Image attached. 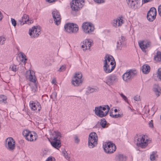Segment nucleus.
Returning a JSON list of instances; mask_svg holds the SVG:
<instances>
[{"label":"nucleus","instance_id":"dca6fc26","mask_svg":"<svg viewBox=\"0 0 161 161\" xmlns=\"http://www.w3.org/2000/svg\"><path fill=\"white\" fill-rule=\"evenodd\" d=\"M138 44L142 51L146 52V49L150 46L151 42L149 41H140L138 42Z\"/></svg>","mask_w":161,"mask_h":161},{"label":"nucleus","instance_id":"58836bf2","mask_svg":"<svg viewBox=\"0 0 161 161\" xmlns=\"http://www.w3.org/2000/svg\"><path fill=\"white\" fill-rule=\"evenodd\" d=\"M117 49L120 50L122 49V47L124 45L123 43H120L119 41L117 42Z\"/></svg>","mask_w":161,"mask_h":161},{"label":"nucleus","instance_id":"4d7b16f0","mask_svg":"<svg viewBox=\"0 0 161 161\" xmlns=\"http://www.w3.org/2000/svg\"><path fill=\"white\" fill-rule=\"evenodd\" d=\"M46 0L47 2H48V3H52L53 2L57 0Z\"/></svg>","mask_w":161,"mask_h":161},{"label":"nucleus","instance_id":"4468645a","mask_svg":"<svg viewBox=\"0 0 161 161\" xmlns=\"http://www.w3.org/2000/svg\"><path fill=\"white\" fill-rule=\"evenodd\" d=\"M118 80V76L115 74L111 75L108 77L106 83L108 85H112L117 82Z\"/></svg>","mask_w":161,"mask_h":161},{"label":"nucleus","instance_id":"6e6d98bb","mask_svg":"<svg viewBox=\"0 0 161 161\" xmlns=\"http://www.w3.org/2000/svg\"><path fill=\"white\" fill-rule=\"evenodd\" d=\"M75 143H78L79 142V139L77 136H75Z\"/></svg>","mask_w":161,"mask_h":161},{"label":"nucleus","instance_id":"a878e982","mask_svg":"<svg viewBox=\"0 0 161 161\" xmlns=\"http://www.w3.org/2000/svg\"><path fill=\"white\" fill-rule=\"evenodd\" d=\"M142 71L145 74L148 73L150 70V66L147 64H144L142 66Z\"/></svg>","mask_w":161,"mask_h":161},{"label":"nucleus","instance_id":"8fccbe9b","mask_svg":"<svg viewBox=\"0 0 161 161\" xmlns=\"http://www.w3.org/2000/svg\"><path fill=\"white\" fill-rule=\"evenodd\" d=\"M55 159L54 158L52 157H49L46 161H55Z\"/></svg>","mask_w":161,"mask_h":161},{"label":"nucleus","instance_id":"37998d69","mask_svg":"<svg viewBox=\"0 0 161 161\" xmlns=\"http://www.w3.org/2000/svg\"><path fill=\"white\" fill-rule=\"evenodd\" d=\"M62 153L64 157L66 159H69V157L68 154L67 153V152L65 151H64L62 152Z\"/></svg>","mask_w":161,"mask_h":161},{"label":"nucleus","instance_id":"7ed1b4c3","mask_svg":"<svg viewBox=\"0 0 161 161\" xmlns=\"http://www.w3.org/2000/svg\"><path fill=\"white\" fill-rule=\"evenodd\" d=\"M23 135L25 137V139L28 141H33L36 140V134L34 132L32 133L28 130H26L23 131L22 133Z\"/></svg>","mask_w":161,"mask_h":161},{"label":"nucleus","instance_id":"2f4dec72","mask_svg":"<svg viewBox=\"0 0 161 161\" xmlns=\"http://www.w3.org/2000/svg\"><path fill=\"white\" fill-rule=\"evenodd\" d=\"M101 109L103 111L106 110L104 113H106V112H107L108 114L110 109V108L108 105H106L103 106H101Z\"/></svg>","mask_w":161,"mask_h":161},{"label":"nucleus","instance_id":"ddd939ff","mask_svg":"<svg viewBox=\"0 0 161 161\" xmlns=\"http://www.w3.org/2000/svg\"><path fill=\"white\" fill-rule=\"evenodd\" d=\"M105 60L103 62V65H104L105 68H107V65H112V64L115 63L114 59L113 57L110 55H107L104 57Z\"/></svg>","mask_w":161,"mask_h":161},{"label":"nucleus","instance_id":"3c124183","mask_svg":"<svg viewBox=\"0 0 161 161\" xmlns=\"http://www.w3.org/2000/svg\"><path fill=\"white\" fill-rule=\"evenodd\" d=\"M95 2L99 3H104L105 0H93Z\"/></svg>","mask_w":161,"mask_h":161},{"label":"nucleus","instance_id":"a19ab883","mask_svg":"<svg viewBox=\"0 0 161 161\" xmlns=\"http://www.w3.org/2000/svg\"><path fill=\"white\" fill-rule=\"evenodd\" d=\"M157 77L158 78V79L161 80V68H159L158 69Z\"/></svg>","mask_w":161,"mask_h":161},{"label":"nucleus","instance_id":"bb28decb","mask_svg":"<svg viewBox=\"0 0 161 161\" xmlns=\"http://www.w3.org/2000/svg\"><path fill=\"white\" fill-rule=\"evenodd\" d=\"M153 91L155 93L157 97L159 96L160 89L158 85L155 84L153 86Z\"/></svg>","mask_w":161,"mask_h":161},{"label":"nucleus","instance_id":"49530a36","mask_svg":"<svg viewBox=\"0 0 161 161\" xmlns=\"http://www.w3.org/2000/svg\"><path fill=\"white\" fill-rule=\"evenodd\" d=\"M119 94L121 96V97L123 98L124 100L126 102H127L128 99L127 97L122 93H119Z\"/></svg>","mask_w":161,"mask_h":161},{"label":"nucleus","instance_id":"6ab92c4d","mask_svg":"<svg viewBox=\"0 0 161 161\" xmlns=\"http://www.w3.org/2000/svg\"><path fill=\"white\" fill-rule=\"evenodd\" d=\"M123 23V20L120 17H118L113 20L112 21L113 25L115 27L121 26Z\"/></svg>","mask_w":161,"mask_h":161},{"label":"nucleus","instance_id":"a18cd8bd","mask_svg":"<svg viewBox=\"0 0 161 161\" xmlns=\"http://www.w3.org/2000/svg\"><path fill=\"white\" fill-rule=\"evenodd\" d=\"M5 38L2 37H0V45H3L4 43Z\"/></svg>","mask_w":161,"mask_h":161},{"label":"nucleus","instance_id":"e2e57ef3","mask_svg":"<svg viewBox=\"0 0 161 161\" xmlns=\"http://www.w3.org/2000/svg\"><path fill=\"white\" fill-rule=\"evenodd\" d=\"M55 80H53L52 81V83H53V84H54V83L55 82Z\"/></svg>","mask_w":161,"mask_h":161},{"label":"nucleus","instance_id":"e433bc0d","mask_svg":"<svg viewBox=\"0 0 161 161\" xmlns=\"http://www.w3.org/2000/svg\"><path fill=\"white\" fill-rule=\"evenodd\" d=\"M125 36H121V37L119 38V40L118 41H119L120 43H123L125 45Z\"/></svg>","mask_w":161,"mask_h":161},{"label":"nucleus","instance_id":"aec40b11","mask_svg":"<svg viewBox=\"0 0 161 161\" xmlns=\"http://www.w3.org/2000/svg\"><path fill=\"white\" fill-rule=\"evenodd\" d=\"M116 63L112 64V65L109 64L108 65H107V68L105 69L104 65H103V69L104 71L106 73H109L111 72L115 68Z\"/></svg>","mask_w":161,"mask_h":161},{"label":"nucleus","instance_id":"39448f33","mask_svg":"<svg viewBox=\"0 0 161 161\" xmlns=\"http://www.w3.org/2000/svg\"><path fill=\"white\" fill-rule=\"evenodd\" d=\"M116 149L115 145L111 142H106L104 147L105 152L108 154L113 153L116 150Z\"/></svg>","mask_w":161,"mask_h":161},{"label":"nucleus","instance_id":"0e129e2a","mask_svg":"<svg viewBox=\"0 0 161 161\" xmlns=\"http://www.w3.org/2000/svg\"><path fill=\"white\" fill-rule=\"evenodd\" d=\"M118 110L117 109H115L114 110V111L116 113L117 112Z\"/></svg>","mask_w":161,"mask_h":161},{"label":"nucleus","instance_id":"79ce46f5","mask_svg":"<svg viewBox=\"0 0 161 161\" xmlns=\"http://www.w3.org/2000/svg\"><path fill=\"white\" fill-rule=\"evenodd\" d=\"M10 69H11V70L14 72H16L17 70L16 66L14 64H13L10 67Z\"/></svg>","mask_w":161,"mask_h":161},{"label":"nucleus","instance_id":"5701e85b","mask_svg":"<svg viewBox=\"0 0 161 161\" xmlns=\"http://www.w3.org/2000/svg\"><path fill=\"white\" fill-rule=\"evenodd\" d=\"M128 4L131 8H136L138 3V0H126Z\"/></svg>","mask_w":161,"mask_h":161},{"label":"nucleus","instance_id":"412c9836","mask_svg":"<svg viewBox=\"0 0 161 161\" xmlns=\"http://www.w3.org/2000/svg\"><path fill=\"white\" fill-rule=\"evenodd\" d=\"M51 143L53 147L57 149L59 148L61 146L60 140L53 139V140L51 142Z\"/></svg>","mask_w":161,"mask_h":161},{"label":"nucleus","instance_id":"4c0bfd02","mask_svg":"<svg viewBox=\"0 0 161 161\" xmlns=\"http://www.w3.org/2000/svg\"><path fill=\"white\" fill-rule=\"evenodd\" d=\"M7 99L6 96L4 95H1L0 96V103H1L3 102L5 103Z\"/></svg>","mask_w":161,"mask_h":161},{"label":"nucleus","instance_id":"c9c22d12","mask_svg":"<svg viewBox=\"0 0 161 161\" xmlns=\"http://www.w3.org/2000/svg\"><path fill=\"white\" fill-rule=\"evenodd\" d=\"M70 25H71L72 31V30H73V31L74 29H75L74 31H75V28H76V33L78 30V26L77 25L74 24L73 23H71Z\"/></svg>","mask_w":161,"mask_h":161},{"label":"nucleus","instance_id":"bf43d9fd","mask_svg":"<svg viewBox=\"0 0 161 161\" xmlns=\"http://www.w3.org/2000/svg\"><path fill=\"white\" fill-rule=\"evenodd\" d=\"M3 17V16L2 15V14L0 11V21L2 19Z\"/></svg>","mask_w":161,"mask_h":161},{"label":"nucleus","instance_id":"de8ad7c7","mask_svg":"<svg viewBox=\"0 0 161 161\" xmlns=\"http://www.w3.org/2000/svg\"><path fill=\"white\" fill-rule=\"evenodd\" d=\"M134 99L136 101H140V96L136 95L134 97Z\"/></svg>","mask_w":161,"mask_h":161},{"label":"nucleus","instance_id":"f3484780","mask_svg":"<svg viewBox=\"0 0 161 161\" xmlns=\"http://www.w3.org/2000/svg\"><path fill=\"white\" fill-rule=\"evenodd\" d=\"M33 71L32 72L30 70L27 71L25 74V76L26 79H29V80L32 82L35 83L36 79L34 74Z\"/></svg>","mask_w":161,"mask_h":161},{"label":"nucleus","instance_id":"9b49d317","mask_svg":"<svg viewBox=\"0 0 161 161\" xmlns=\"http://www.w3.org/2000/svg\"><path fill=\"white\" fill-rule=\"evenodd\" d=\"M53 17L55 24L58 25L61 23V16L59 12L56 10H54L52 12Z\"/></svg>","mask_w":161,"mask_h":161},{"label":"nucleus","instance_id":"09e8293b","mask_svg":"<svg viewBox=\"0 0 161 161\" xmlns=\"http://www.w3.org/2000/svg\"><path fill=\"white\" fill-rule=\"evenodd\" d=\"M11 21L12 22V24L13 25V26L15 27L16 25V22L15 19L11 18Z\"/></svg>","mask_w":161,"mask_h":161},{"label":"nucleus","instance_id":"69168bd1","mask_svg":"<svg viewBox=\"0 0 161 161\" xmlns=\"http://www.w3.org/2000/svg\"><path fill=\"white\" fill-rule=\"evenodd\" d=\"M80 1V2H82L83 3H84V0H81Z\"/></svg>","mask_w":161,"mask_h":161},{"label":"nucleus","instance_id":"1a4fd4ad","mask_svg":"<svg viewBox=\"0 0 161 161\" xmlns=\"http://www.w3.org/2000/svg\"><path fill=\"white\" fill-rule=\"evenodd\" d=\"M81 0H73L71 2V7L72 10L78 11L82 7L84 4Z\"/></svg>","mask_w":161,"mask_h":161},{"label":"nucleus","instance_id":"0eeeda50","mask_svg":"<svg viewBox=\"0 0 161 161\" xmlns=\"http://www.w3.org/2000/svg\"><path fill=\"white\" fill-rule=\"evenodd\" d=\"M148 140L145 139V136H140L136 139V144L137 146L145 148L148 144Z\"/></svg>","mask_w":161,"mask_h":161},{"label":"nucleus","instance_id":"c03bdc74","mask_svg":"<svg viewBox=\"0 0 161 161\" xmlns=\"http://www.w3.org/2000/svg\"><path fill=\"white\" fill-rule=\"evenodd\" d=\"M66 69V66L65 65H62L60 68L58 70V71L60 72L64 71Z\"/></svg>","mask_w":161,"mask_h":161},{"label":"nucleus","instance_id":"9d476101","mask_svg":"<svg viewBox=\"0 0 161 161\" xmlns=\"http://www.w3.org/2000/svg\"><path fill=\"white\" fill-rule=\"evenodd\" d=\"M156 10L155 8H151L147 14V19L150 21H153L156 18Z\"/></svg>","mask_w":161,"mask_h":161},{"label":"nucleus","instance_id":"f257e3e1","mask_svg":"<svg viewBox=\"0 0 161 161\" xmlns=\"http://www.w3.org/2000/svg\"><path fill=\"white\" fill-rule=\"evenodd\" d=\"M98 137L96 133L92 132L89 134L88 140V146L89 148H92L96 147L97 144Z\"/></svg>","mask_w":161,"mask_h":161},{"label":"nucleus","instance_id":"a211bd4d","mask_svg":"<svg viewBox=\"0 0 161 161\" xmlns=\"http://www.w3.org/2000/svg\"><path fill=\"white\" fill-rule=\"evenodd\" d=\"M95 114L100 117L102 118L107 115V112L105 113L101 109V106L96 107L95 108Z\"/></svg>","mask_w":161,"mask_h":161},{"label":"nucleus","instance_id":"20e7f679","mask_svg":"<svg viewBox=\"0 0 161 161\" xmlns=\"http://www.w3.org/2000/svg\"><path fill=\"white\" fill-rule=\"evenodd\" d=\"M41 30L40 27L34 26L30 28L29 30V34L32 38L37 37L41 33Z\"/></svg>","mask_w":161,"mask_h":161},{"label":"nucleus","instance_id":"603ef678","mask_svg":"<svg viewBox=\"0 0 161 161\" xmlns=\"http://www.w3.org/2000/svg\"><path fill=\"white\" fill-rule=\"evenodd\" d=\"M158 11L159 15L161 17V4L158 7Z\"/></svg>","mask_w":161,"mask_h":161},{"label":"nucleus","instance_id":"f704fd0d","mask_svg":"<svg viewBox=\"0 0 161 161\" xmlns=\"http://www.w3.org/2000/svg\"><path fill=\"white\" fill-rule=\"evenodd\" d=\"M100 124V125H101L102 128H105L106 127L107 122L106 120L105 119H101Z\"/></svg>","mask_w":161,"mask_h":161},{"label":"nucleus","instance_id":"5fc2aeb1","mask_svg":"<svg viewBox=\"0 0 161 161\" xmlns=\"http://www.w3.org/2000/svg\"><path fill=\"white\" fill-rule=\"evenodd\" d=\"M149 127L151 128H153V121L152 120H151V121L149 122Z\"/></svg>","mask_w":161,"mask_h":161},{"label":"nucleus","instance_id":"423d86ee","mask_svg":"<svg viewBox=\"0 0 161 161\" xmlns=\"http://www.w3.org/2000/svg\"><path fill=\"white\" fill-rule=\"evenodd\" d=\"M82 75L81 73H76L72 81V84L75 86H78L81 84L82 81L81 80Z\"/></svg>","mask_w":161,"mask_h":161},{"label":"nucleus","instance_id":"13d9d810","mask_svg":"<svg viewBox=\"0 0 161 161\" xmlns=\"http://www.w3.org/2000/svg\"><path fill=\"white\" fill-rule=\"evenodd\" d=\"M19 22L20 24L21 25H23L25 24V23L24 22H23L22 19L20 20H19Z\"/></svg>","mask_w":161,"mask_h":161},{"label":"nucleus","instance_id":"680f3d73","mask_svg":"<svg viewBox=\"0 0 161 161\" xmlns=\"http://www.w3.org/2000/svg\"><path fill=\"white\" fill-rule=\"evenodd\" d=\"M110 116L112 117L113 118H114V115L112 114V113H110Z\"/></svg>","mask_w":161,"mask_h":161},{"label":"nucleus","instance_id":"f03ea898","mask_svg":"<svg viewBox=\"0 0 161 161\" xmlns=\"http://www.w3.org/2000/svg\"><path fill=\"white\" fill-rule=\"evenodd\" d=\"M136 71L135 70L130 69L127 70L122 75L124 81L128 82L130 81L136 75Z\"/></svg>","mask_w":161,"mask_h":161},{"label":"nucleus","instance_id":"6e6552de","mask_svg":"<svg viewBox=\"0 0 161 161\" xmlns=\"http://www.w3.org/2000/svg\"><path fill=\"white\" fill-rule=\"evenodd\" d=\"M82 27L83 31L86 34H90L94 29L93 25L91 23L87 22L83 23Z\"/></svg>","mask_w":161,"mask_h":161},{"label":"nucleus","instance_id":"7c9ffc66","mask_svg":"<svg viewBox=\"0 0 161 161\" xmlns=\"http://www.w3.org/2000/svg\"><path fill=\"white\" fill-rule=\"evenodd\" d=\"M19 54L20 55V56L22 58L21 60L22 62L24 63H25L26 60H27V59L26 58V56L24 53L22 52H20Z\"/></svg>","mask_w":161,"mask_h":161},{"label":"nucleus","instance_id":"cd10ccee","mask_svg":"<svg viewBox=\"0 0 161 161\" xmlns=\"http://www.w3.org/2000/svg\"><path fill=\"white\" fill-rule=\"evenodd\" d=\"M53 139L60 140L61 137V134L58 131H54L52 134Z\"/></svg>","mask_w":161,"mask_h":161},{"label":"nucleus","instance_id":"864d4df0","mask_svg":"<svg viewBox=\"0 0 161 161\" xmlns=\"http://www.w3.org/2000/svg\"><path fill=\"white\" fill-rule=\"evenodd\" d=\"M123 116V115L122 114H114V118H116L119 117H121Z\"/></svg>","mask_w":161,"mask_h":161},{"label":"nucleus","instance_id":"72a5a7b5","mask_svg":"<svg viewBox=\"0 0 161 161\" xmlns=\"http://www.w3.org/2000/svg\"><path fill=\"white\" fill-rule=\"evenodd\" d=\"M95 89L93 88L89 87L87 88V91H86V94L88 95L90 93H92L95 91Z\"/></svg>","mask_w":161,"mask_h":161},{"label":"nucleus","instance_id":"2eb2a0df","mask_svg":"<svg viewBox=\"0 0 161 161\" xmlns=\"http://www.w3.org/2000/svg\"><path fill=\"white\" fill-rule=\"evenodd\" d=\"M93 44L92 40L86 39L83 41L81 47L84 50L89 49H90L91 47Z\"/></svg>","mask_w":161,"mask_h":161},{"label":"nucleus","instance_id":"f8f14e48","mask_svg":"<svg viewBox=\"0 0 161 161\" xmlns=\"http://www.w3.org/2000/svg\"><path fill=\"white\" fill-rule=\"evenodd\" d=\"M6 146L8 149L13 150L15 148V143L14 139L12 137L7 138L6 140Z\"/></svg>","mask_w":161,"mask_h":161},{"label":"nucleus","instance_id":"473e14b6","mask_svg":"<svg viewBox=\"0 0 161 161\" xmlns=\"http://www.w3.org/2000/svg\"><path fill=\"white\" fill-rule=\"evenodd\" d=\"M29 17L28 15L26 14H24L22 17V20L23 22H24L25 23H26L27 21H29Z\"/></svg>","mask_w":161,"mask_h":161},{"label":"nucleus","instance_id":"393cba45","mask_svg":"<svg viewBox=\"0 0 161 161\" xmlns=\"http://www.w3.org/2000/svg\"><path fill=\"white\" fill-rule=\"evenodd\" d=\"M115 159L116 161H126V157L122 154H119L116 156Z\"/></svg>","mask_w":161,"mask_h":161},{"label":"nucleus","instance_id":"4be33fe9","mask_svg":"<svg viewBox=\"0 0 161 161\" xmlns=\"http://www.w3.org/2000/svg\"><path fill=\"white\" fill-rule=\"evenodd\" d=\"M30 106L33 110H35L38 108V110L39 111L41 108L40 104L39 103L37 102L36 103H35L33 101L30 102Z\"/></svg>","mask_w":161,"mask_h":161},{"label":"nucleus","instance_id":"c85d7f7f","mask_svg":"<svg viewBox=\"0 0 161 161\" xmlns=\"http://www.w3.org/2000/svg\"><path fill=\"white\" fill-rule=\"evenodd\" d=\"M158 158V155L157 151L153 152L150 155V159L152 161H154L156 160Z\"/></svg>","mask_w":161,"mask_h":161},{"label":"nucleus","instance_id":"ea45409f","mask_svg":"<svg viewBox=\"0 0 161 161\" xmlns=\"http://www.w3.org/2000/svg\"><path fill=\"white\" fill-rule=\"evenodd\" d=\"M57 93L56 92H53L52 95H51V98L53 99V100L57 99Z\"/></svg>","mask_w":161,"mask_h":161},{"label":"nucleus","instance_id":"b1692460","mask_svg":"<svg viewBox=\"0 0 161 161\" xmlns=\"http://www.w3.org/2000/svg\"><path fill=\"white\" fill-rule=\"evenodd\" d=\"M71 24V23H67L65 25L64 27L65 31L67 32L70 33H76V28H75V31H74V29L73 31H72L71 25H70Z\"/></svg>","mask_w":161,"mask_h":161},{"label":"nucleus","instance_id":"052dcab7","mask_svg":"<svg viewBox=\"0 0 161 161\" xmlns=\"http://www.w3.org/2000/svg\"><path fill=\"white\" fill-rule=\"evenodd\" d=\"M144 3H146L151 1V0H142Z\"/></svg>","mask_w":161,"mask_h":161},{"label":"nucleus","instance_id":"338daca9","mask_svg":"<svg viewBox=\"0 0 161 161\" xmlns=\"http://www.w3.org/2000/svg\"><path fill=\"white\" fill-rule=\"evenodd\" d=\"M97 127H98V126H97V125H95L94 126V128H97Z\"/></svg>","mask_w":161,"mask_h":161},{"label":"nucleus","instance_id":"c756f323","mask_svg":"<svg viewBox=\"0 0 161 161\" xmlns=\"http://www.w3.org/2000/svg\"><path fill=\"white\" fill-rule=\"evenodd\" d=\"M154 60L157 62H159L161 61V53L159 51H158L156 55L154 56Z\"/></svg>","mask_w":161,"mask_h":161}]
</instances>
